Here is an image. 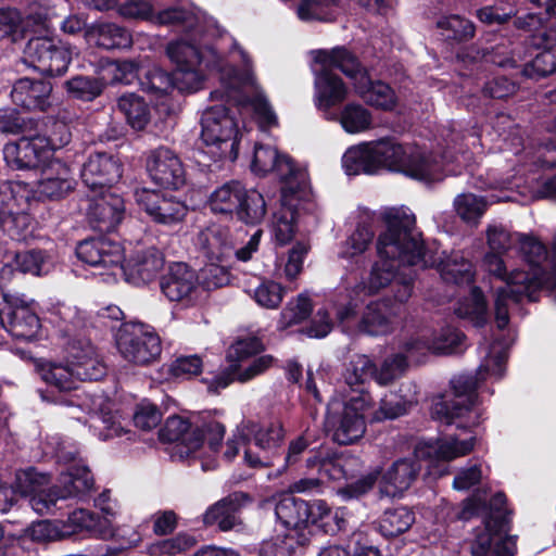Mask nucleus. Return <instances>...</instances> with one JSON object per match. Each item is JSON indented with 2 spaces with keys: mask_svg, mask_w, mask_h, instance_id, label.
<instances>
[{
  "mask_svg": "<svg viewBox=\"0 0 556 556\" xmlns=\"http://www.w3.org/2000/svg\"><path fill=\"white\" fill-rule=\"evenodd\" d=\"M67 93L77 100L92 101L99 97L103 89L104 83L91 76H75L64 83Z\"/></svg>",
  "mask_w": 556,
  "mask_h": 556,
  "instance_id": "bf43d9fd",
  "label": "nucleus"
},
{
  "mask_svg": "<svg viewBox=\"0 0 556 556\" xmlns=\"http://www.w3.org/2000/svg\"><path fill=\"white\" fill-rule=\"evenodd\" d=\"M306 467L308 469H317L319 478H323V484L326 481H336L345 478L342 459L323 456L320 452L315 453L306 459Z\"/></svg>",
  "mask_w": 556,
  "mask_h": 556,
  "instance_id": "680f3d73",
  "label": "nucleus"
},
{
  "mask_svg": "<svg viewBox=\"0 0 556 556\" xmlns=\"http://www.w3.org/2000/svg\"><path fill=\"white\" fill-rule=\"evenodd\" d=\"M408 362L403 353L387 356L379 365L374 362V381L388 387L400 379L407 370Z\"/></svg>",
  "mask_w": 556,
  "mask_h": 556,
  "instance_id": "09e8293b",
  "label": "nucleus"
},
{
  "mask_svg": "<svg viewBox=\"0 0 556 556\" xmlns=\"http://www.w3.org/2000/svg\"><path fill=\"white\" fill-rule=\"evenodd\" d=\"M371 404L370 394L352 396L346 402L330 403L325 419L326 431L341 445L353 444L366 431L364 414Z\"/></svg>",
  "mask_w": 556,
  "mask_h": 556,
  "instance_id": "9d476101",
  "label": "nucleus"
},
{
  "mask_svg": "<svg viewBox=\"0 0 556 556\" xmlns=\"http://www.w3.org/2000/svg\"><path fill=\"white\" fill-rule=\"evenodd\" d=\"M0 321L13 338L23 341L36 339L41 328L36 302L24 295H4L0 304Z\"/></svg>",
  "mask_w": 556,
  "mask_h": 556,
  "instance_id": "a211bd4d",
  "label": "nucleus"
},
{
  "mask_svg": "<svg viewBox=\"0 0 556 556\" xmlns=\"http://www.w3.org/2000/svg\"><path fill=\"white\" fill-rule=\"evenodd\" d=\"M68 361L67 363L77 371L79 368L84 370L91 361L94 362V367L100 371V378L104 375L105 368L98 358L96 349L89 340L77 339L70 343L67 348Z\"/></svg>",
  "mask_w": 556,
  "mask_h": 556,
  "instance_id": "6e6d98bb",
  "label": "nucleus"
},
{
  "mask_svg": "<svg viewBox=\"0 0 556 556\" xmlns=\"http://www.w3.org/2000/svg\"><path fill=\"white\" fill-rule=\"evenodd\" d=\"M435 25L440 36L451 43L466 42L472 39L476 33L473 23L458 14L441 16Z\"/></svg>",
  "mask_w": 556,
  "mask_h": 556,
  "instance_id": "c03bdc74",
  "label": "nucleus"
},
{
  "mask_svg": "<svg viewBox=\"0 0 556 556\" xmlns=\"http://www.w3.org/2000/svg\"><path fill=\"white\" fill-rule=\"evenodd\" d=\"M77 257L98 269V274L115 279L123 270L124 250L122 245L106 237L86 239L76 248Z\"/></svg>",
  "mask_w": 556,
  "mask_h": 556,
  "instance_id": "412c9836",
  "label": "nucleus"
},
{
  "mask_svg": "<svg viewBox=\"0 0 556 556\" xmlns=\"http://www.w3.org/2000/svg\"><path fill=\"white\" fill-rule=\"evenodd\" d=\"M495 520H486L482 532L478 533L471 546L473 556H513L508 546V539H504L500 531H494Z\"/></svg>",
  "mask_w": 556,
  "mask_h": 556,
  "instance_id": "37998d69",
  "label": "nucleus"
},
{
  "mask_svg": "<svg viewBox=\"0 0 556 556\" xmlns=\"http://www.w3.org/2000/svg\"><path fill=\"white\" fill-rule=\"evenodd\" d=\"M49 28L48 10L36 1L28 7L24 16L16 9L0 10V39L10 38L16 42L27 34H40Z\"/></svg>",
  "mask_w": 556,
  "mask_h": 556,
  "instance_id": "5701e85b",
  "label": "nucleus"
},
{
  "mask_svg": "<svg viewBox=\"0 0 556 556\" xmlns=\"http://www.w3.org/2000/svg\"><path fill=\"white\" fill-rule=\"evenodd\" d=\"M70 409L68 416L88 424L92 433L102 441L127 434L123 418L113 413L110 403L102 395H91L86 392L72 394L65 400Z\"/></svg>",
  "mask_w": 556,
  "mask_h": 556,
  "instance_id": "1a4fd4ad",
  "label": "nucleus"
},
{
  "mask_svg": "<svg viewBox=\"0 0 556 556\" xmlns=\"http://www.w3.org/2000/svg\"><path fill=\"white\" fill-rule=\"evenodd\" d=\"M458 317L468 319L476 327H482L488 321L486 303L482 292L472 288L470 295L460 301L455 308Z\"/></svg>",
  "mask_w": 556,
  "mask_h": 556,
  "instance_id": "603ef678",
  "label": "nucleus"
},
{
  "mask_svg": "<svg viewBox=\"0 0 556 556\" xmlns=\"http://www.w3.org/2000/svg\"><path fill=\"white\" fill-rule=\"evenodd\" d=\"M117 106L134 129L141 130L149 124L150 109L141 97L135 93L123 94Z\"/></svg>",
  "mask_w": 556,
  "mask_h": 556,
  "instance_id": "de8ad7c7",
  "label": "nucleus"
},
{
  "mask_svg": "<svg viewBox=\"0 0 556 556\" xmlns=\"http://www.w3.org/2000/svg\"><path fill=\"white\" fill-rule=\"evenodd\" d=\"M516 25L533 33L532 45L536 48L554 50L556 47V21L545 20L541 13H528L518 17Z\"/></svg>",
  "mask_w": 556,
  "mask_h": 556,
  "instance_id": "79ce46f5",
  "label": "nucleus"
},
{
  "mask_svg": "<svg viewBox=\"0 0 556 556\" xmlns=\"http://www.w3.org/2000/svg\"><path fill=\"white\" fill-rule=\"evenodd\" d=\"M94 362L87 364V367L76 371L66 363H45L39 365L38 372L41 379L59 391H71L77 388V383L86 380L100 379V371L94 367Z\"/></svg>",
  "mask_w": 556,
  "mask_h": 556,
  "instance_id": "7c9ffc66",
  "label": "nucleus"
},
{
  "mask_svg": "<svg viewBox=\"0 0 556 556\" xmlns=\"http://www.w3.org/2000/svg\"><path fill=\"white\" fill-rule=\"evenodd\" d=\"M262 233V230H256L244 247L235 251L229 230L222 225L212 224L199 231L197 244L211 262L222 263L231 255L247 262L257 251Z\"/></svg>",
  "mask_w": 556,
  "mask_h": 556,
  "instance_id": "f3484780",
  "label": "nucleus"
},
{
  "mask_svg": "<svg viewBox=\"0 0 556 556\" xmlns=\"http://www.w3.org/2000/svg\"><path fill=\"white\" fill-rule=\"evenodd\" d=\"M164 264V255L159 249L154 247L140 249L134 252L117 275L124 276L128 282L135 286L147 285L159 276Z\"/></svg>",
  "mask_w": 556,
  "mask_h": 556,
  "instance_id": "2f4dec72",
  "label": "nucleus"
},
{
  "mask_svg": "<svg viewBox=\"0 0 556 556\" xmlns=\"http://www.w3.org/2000/svg\"><path fill=\"white\" fill-rule=\"evenodd\" d=\"M238 124L225 103L211 105L202 113L201 138L206 146L216 147L219 157H238Z\"/></svg>",
  "mask_w": 556,
  "mask_h": 556,
  "instance_id": "4468645a",
  "label": "nucleus"
},
{
  "mask_svg": "<svg viewBox=\"0 0 556 556\" xmlns=\"http://www.w3.org/2000/svg\"><path fill=\"white\" fill-rule=\"evenodd\" d=\"M116 346L124 359L140 366L157 361L162 352L160 337L142 323L123 324L116 334Z\"/></svg>",
  "mask_w": 556,
  "mask_h": 556,
  "instance_id": "2eb2a0df",
  "label": "nucleus"
},
{
  "mask_svg": "<svg viewBox=\"0 0 556 556\" xmlns=\"http://www.w3.org/2000/svg\"><path fill=\"white\" fill-rule=\"evenodd\" d=\"M15 264L21 274L35 276L46 275L52 267L49 256L42 251L35 250L18 253L15 257Z\"/></svg>",
  "mask_w": 556,
  "mask_h": 556,
  "instance_id": "69168bd1",
  "label": "nucleus"
},
{
  "mask_svg": "<svg viewBox=\"0 0 556 556\" xmlns=\"http://www.w3.org/2000/svg\"><path fill=\"white\" fill-rule=\"evenodd\" d=\"M253 439L244 450V460L251 467H268L274 465V458L282 443L285 432L279 422L252 430Z\"/></svg>",
  "mask_w": 556,
  "mask_h": 556,
  "instance_id": "a878e982",
  "label": "nucleus"
},
{
  "mask_svg": "<svg viewBox=\"0 0 556 556\" xmlns=\"http://www.w3.org/2000/svg\"><path fill=\"white\" fill-rule=\"evenodd\" d=\"M89 42L103 49H127L132 45L131 34L123 26L111 22H99L86 29Z\"/></svg>",
  "mask_w": 556,
  "mask_h": 556,
  "instance_id": "ea45409f",
  "label": "nucleus"
},
{
  "mask_svg": "<svg viewBox=\"0 0 556 556\" xmlns=\"http://www.w3.org/2000/svg\"><path fill=\"white\" fill-rule=\"evenodd\" d=\"M244 187L239 181H229L212 192L208 206L214 213L232 214L240 205Z\"/></svg>",
  "mask_w": 556,
  "mask_h": 556,
  "instance_id": "a18cd8bd",
  "label": "nucleus"
},
{
  "mask_svg": "<svg viewBox=\"0 0 556 556\" xmlns=\"http://www.w3.org/2000/svg\"><path fill=\"white\" fill-rule=\"evenodd\" d=\"M502 254L490 251L483 260L485 270L505 282V286L498 287L495 292V319L500 329L505 328L509 321L510 303H519L523 299L534 302L543 285L548 286V280L539 277L538 266H527L528 270L514 269L507 273Z\"/></svg>",
  "mask_w": 556,
  "mask_h": 556,
  "instance_id": "39448f33",
  "label": "nucleus"
},
{
  "mask_svg": "<svg viewBox=\"0 0 556 556\" xmlns=\"http://www.w3.org/2000/svg\"><path fill=\"white\" fill-rule=\"evenodd\" d=\"M228 73L232 76L228 80L222 77L224 90L211 92L212 99H220L228 102H236L242 105H249L262 128H269L278 125V117L273 110L267 97L258 88L251 75L241 80L235 74V70L229 67Z\"/></svg>",
  "mask_w": 556,
  "mask_h": 556,
  "instance_id": "ddd939ff",
  "label": "nucleus"
},
{
  "mask_svg": "<svg viewBox=\"0 0 556 556\" xmlns=\"http://www.w3.org/2000/svg\"><path fill=\"white\" fill-rule=\"evenodd\" d=\"M400 309L390 298L369 302L353 325L355 330L372 337L387 336L396 328Z\"/></svg>",
  "mask_w": 556,
  "mask_h": 556,
  "instance_id": "bb28decb",
  "label": "nucleus"
},
{
  "mask_svg": "<svg viewBox=\"0 0 556 556\" xmlns=\"http://www.w3.org/2000/svg\"><path fill=\"white\" fill-rule=\"evenodd\" d=\"M193 536L179 533L174 538L156 541L147 547V554L150 556L176 555L184 553L194 546Z\"/></svg>",
  "mask_w": 556,
  "mask_h": 556,
  "instance_id": "338daca9",
  "label": "nucleus"
},
{
  "mask_svg": "<svg viewBox=\"0 0 556 556\" xmlns=\"http://www.w3.org/2000/svg\"><path fill=\"white\" fill-rule=\"evenodd\" d=\"M74 186L70 167L60 160H51L42 166L34 193L38 198L59 200L66 197Z\"/></svg>",
  "mask_w": 556,
  "mask_h": 556,
  "instance_id": "72a5a7b5",
  "label": "nucleus"
},
{
  "mask_svg": "<svg viewBox=\"0 0 556 556\" xmlns=\"http://www.w3.org/2000/svg\"><path fill=\"white\" fill-rule=\"evenodd\" d=\"M342 166L348 175L376 174L369 142L349 148L343 154Z\"/></svg>",
  "mask_w": 556,
  "mask_h": 556,
  "instance_id": "8fccbe9b",
  "label": "nucleus"
},
{
  "mask_svg": "<svg viewBox=\"0 0 556 556\" xmlns=\"http://www.w3.org/2000/svg\"><path fill=\"white\" fill-rule=\"evenodd\" d=\"M453 206L456 215L464 223L476 227L485 213L488 203L482 197L473 193H462L454 199Z\"/></svg>",
  "mask_w": 556,
  "mask_h": 556,
  "instance_id": "3c124183",
  "label": "nucleus"
},
{
  "mask_svg": "<svg viewBox=\"0 0 556 556\" xmlns=\"http://www.w3.org/2000/svg\"><path fill=\"white\" fill-rule=\"evenodd\" d=\"M369 148L376 173L384 168L426 182L442 179L441 163L418 147L382 139L369 142Z\"/></svg>",
  "mask_w": 556,
  "mask_h": 556,
  "instance_id": "0eeeda50",
  "label": "nucleus"
},
{
  "mask_svg": "<svg viewBox=\"0 0 556 556\" xmlns=\"http://www.w3.org/2000/svg\"><path fill=\"white\" fill-rule=\"evenodd\" d=\"M483 358L477 375H458L451 380L448 399L437 402L431 410L434 419L457 429H468L479 425L481 414L477 406L476 390L488 376L501 378L504 374L507 349L501 342L480 346Z\"/></svg>",
  "mask_w": 556,
  "mask_h": 556,
  "instance_id": "f03ea898",
  "label": "nucleus"
},
{
  "mask_svg": "<svg viewBox=\"0 0 556 556\" xmlns=\"http://www.w3.org/2000/svg\"><path fill=\"white\" fill-rule=\"evenodd\" d=\"M313 309L308 292H302L291 299L281 311L279 325L288 328L306 319Z\"/></svg>",
  "mask_w": 556,
  "mask_h": 556,
  "instance_id": "052dcab7",
  "label": "nucleus"
},
{
  "mask_svg": "<svg viewBox=\"0 0 556 556\" xmlns=\"http://www.w3.org/2000/svg\"><path fill=\"white\" fill-rule=\"evenodd\" d=\"M154 24L181 27L185 31H194V36H220L217 22L195 9L168 8L155 13Z\"/></svg>",
  "mask_w": 556,
  "mask_h": 556,
  "instance_id": "cd10ccee",
  "label": "nucleus"
},
{
  "mask_svg": "<svg viewBox=\"0 0 556 556\" xmlns=\"http://www.w3.org/2000/svg\"><path fill=\"white\" fill-rule=\"evenodd\" d=\"M160 286L169 301L185 306H193L205 296V290L200 286L195 271L185 263L172 264L161 278Z\"/></svg>",
  "mask_w": 556,
  "mask_h": 556,
  "instance_id": "4be33fe9",
  "label": "nucleus"
},
{
  "mask_svg": "<svg viewBox=\"0 0 556 556\" xmlns=\"http://www.w3.org/2000/svg\"><path fill=\"white\" fill-rule=\"evenodd\" d=\"M374 236L375 232L370 223H358L354 232L346 240L340 256L343 258H353L362 255L371 243Z\"/></svg>",
  "mask_w": 556,
  "mask_h": 556,
  "instance_id": "e2e57ef3",
  "label": "nucleus"
},
{
  "mask_svg": "<svg viewBox=\"0 0 556 556\" xmlns=\"http://www.w3.org/2000/svg\"><path fill=\"white\" fill-rule=\"evenodd\" d=\"M151 180L163 188L179 189L186 182V173L178 155L165 147L149 152L146 162Z\"/></svg>",
  "mask_w": 556,
  "mask_h": 556,
  "instance_id": "b1692460",
  "label": "nucleus"
},
{
  "mask_svg": "<svg viewBox=\"0 0 556 556\" xmlns=\"http://www.w3.org/2000/svg\"><path fill=\"white\" fill-rule=\"evenodd\" d=\"M36 202L34 190L25 182H0V213L3 222L28 220L27 213Z\"/></svg>",
  "mask_w": 556,
  "mask_h": 556,
  "instance_id": "c756f323",
  "label": "nucleus"
},
{
  "mask_svg": "<svg viewBox=\"0 0 556 556\" xmlns=\"http://www.w3.org/2000/svg\"><path fill=\"white\" fill-rule=\"evenodd\" d=\"M342 128L349 134H359L372 127L371 113L362 104L348 103L339 115Z\"/></svg>",
  "mask_w": 556,
  "mask_h": 556,
  "instance_id": "864d4df0",
  "label": "nucleus"
},
{
  "mask_svg": "<svg viewBox=\"0 0 556 556\" xmlns=\"http://www.w3.org/2000/svg\"><path fill=\"white\" fill-rule=\"evenodd\" d=\"M140 85L143 90L156 98L167 94L174 86L177 87L175 75L172 77L159 67H154L147 72L143 79L140 80Z\"/></svg>",
  "mask_w": 556,
  "mask_h": 556,
  "instance_id": "774afa93",
  "label": "nucleus"
},
{
  "mask_svg": "<svg viewBox=\"0 0 556 556\" xmlns=\"http://www.w3.org/2000/svg\"><path fill=\"white\" fill-rule=\"evenodd\" d=\"M166 54L176 65L175 81L181 91H197L204 79V67L225 71L223 58L206 43H191L187 40L169 42Z\"/></svg>",
  "mask_w": 556,
  "mask_h": 556,
  "instance_id": "6e6552de",
  "label": "nucleus"
},
{
  "mask_svg": "<svg viewBox=\"0 0 556 556\" xmlns=\"http://www.w3.org/2000/svg\"><path fill=\"white\" fill-rule=\"evenodd\" d=\"M48 484L49 477L34 468L20 470L15 475L14 489L22 496L29 497V505L39 515L52 513L58 501L91 490L93 477L90 470L81 466L61 473L58 485L46 489Z\"/></svg>",
  "mask_w": 556,
  "mask_h": 556,
  "instance_id": "7ed1b4c3",
  "label": "nucleus"
},
{
  "mask_svg": "<svg viewBox=\"0 0 556 556\" xmlns=\"http://www.w3.org/2000/svg\"><path fill=\"white\" fill-rule=\"evenodd\" d=\"M485 235L488 247L492 252L504 253L517 245L526 266H539L542 261H546L545 245L533 237L513 233L497 223L490 224Z\"/></svg>",
  "mask_w": 556,
  "mask_h": 556,
  "instance_id": "aec40b11",
  "label": "nucleus"
},
{
  "mask_svg": "<svg viewBox=\"0 0 556 556\" xmlns=\"http://www.w3.org/2000/svg\"><path fill=\"white\" fill-rule=\"evenodd\" d=\"M46 136L23 135L17 141L5 144L3 154L7 163L17 169L39 168L50 156Z\"/></svg>",
  "mask_w": 556,
  "mask_h": 556,
  "instance_id": "393cba45",
  "label": "nucleus"
},
{
  "mask_svg": "<svg viewBox=\"0 0 556 556\" xmlns=\"http://www.w3.org/2000/svg\"><path fill=\"white\" fill-rule=\"evenodd\" d=\"M309 247L304 242H296L289 251L287 258H281L277 264V276L292 282L303 270V262Z\"/></svg>",
  "mask_w": 556,
  "mask_h": 556,
  "instance_id": "13d9d810",
  "label": "nucleus"
},
{
  "mask_svg": "<svg viewBox=\"0 0 556 556\" xmlns=\"http://www.w3.org/2000/svg\"><path fill=\"white\" fill-rule=\"evenodd\" d=\"M121 166L108 153L91 154L81 169V180L92 192L108 191L121 177Z\"/></svg>",
  "mask_w": 556,
  "mask_h": 556,
  "instance_id": "f704fd0d",
  "label": "nucleus"
},
{
  "mask_svg": "<svg viewBox=\"0 0 556 556\" xmlns=\"http://www.w3.org/2000/svg\"><path fill=\"white\" fill-rule=\"evenodd\" d=\"M135 200L156 223H179L187 214V206L174 197H166L147 188L135 190Z\"/></svg>",
  "mask_w": 556,
  "mask_h": 556,
  "instance_id": "c85d7f7f",
  "label": "nucleus"
},
{
  "mask_svg": "<svg viewBox=\"0 0 556 556\" xmlns=\"http://www.w3.org/2000/svg\"><path fill=\"white\" fill-rule=\"evenodd\" d=\"M245 292L261 307L276 309L283 300L286 288L270 279H258L255 286L247 287Z\"/></svg>",
  "mask_w": 556,
  "mask_h": 556,
  "instance_id": "49530a36",
  "label": "nucleus"
},
{
  "mask_svg": "<svg viewBox=\"0 0 556 556\" xmlns=\"http://www.w3.org/2000/svg\"><path fill=\"white\" fill-rule=\"evenodd\" d=\"M354 89L368 105L382 111H391L397 103L394 90L381 80H372L361 64Z\"/></svg>",
  "mask_w": 556,
  "mask_h": 556,
  "instance_id": "4c0bfd02",
  "label": "nucleus"
},
{
  "mask_svg": "<svg viewBox=\"0 0 556 556\" xmlns=\"http://www.w3.org/2000/svg\"><path fill=\"white\" fill-rule=\"evenodd\" d=\"M344 384L358 395L369 394L367 384L374 380V361L365 354H354L345 363L342 371Z\"/></svg>",
  "mask_w": 556,
  "mask_h": 556,
  "instance_id": "a19ab883",
  "label": "nucleus"
},
{
  "mask_svg": "<svg viewBox=\"0 0 556 556\" xmlns=\"http://www.w3.org/2000/svg\"><path fill=\"white\" fill-rule=\"evenodd\" d=\"M125 213L124 200L115 193L98 192L90 199L88 218L92 228L110 232L122 222Z\"/></svg>",
  "mask_w": 556,
  "mask_h": 556,
  "instance_id": "473e14b6",
  "label": "nucleus"
},
{
  "mask_svg": "<svg viewBox=\"0 0 556 556\" xmlns=\"http://www.w3.org/2000/svg\"><path fill=\"white\" fill-rule=\"evenodd\" d=\"M273 502L277 519L289 530L288 532H292L298 538L299 545H304L309 540L308 526L330 513L326 502L318 500L307 503L291 493L279 494L273 498Z\"/></svg>",
  "mask_w": 556,
  "mask_h": 556,
  "instance_id": "f8f14e48",
  "label": "nucleus"
},
{
  "mask_svg": "<svg viewBox=\"0 0 556 556\" xmlns=\"http://www.w3.org/2000/svg\"><path fill=\"white\" fill-rule=\"evenodd\" d=\"M52 85L46 80L18 79L11 91L12 101L26 110L45 111L50 105Z\"/></svg>",
  "mask_w": 556,
  "mask_h": 556,
  "instance_id": "58836bf2",
  "label": "nucleus"
},
{
  "mask_svg": "<svg viewBox=\"0 0 556 556\" xmlns=\"http://www.w3.org/2000/svg\"><path fill=\"white\" fill-rule=\"evenodd\" d=\"M225 427L216 420L204 422L202 427L191 428L188 420L180 416H172L166 419L160 430V438L164 442L176 443V453L181 458L195 453L206 439L212 451H216L224 438Z\"/></svg>",
  "mask_w": 556,
  "mask_h": 556,
  "instance_id": "9b49d317",
  "label": "nucleus"
},
{
  "mask_svg": "<svg viewBox=\"0 0 556 556\" xmlns=\"http://www.w3.org/2000/svg\"><path fill=\"white\" fill-rule=\"evenodd\" d=\"M414 521L415 516L408 508H390L381 516L379 530L384 536H396L407 531Z\"/></svg>",
  "mask_w": 556,
  "mask_h": 556,
  "instance_id": "5fc2aeb1",
  "label": "nucleus"
},
{
  "mask_svg": "<svg viewBox=\"0 0 556 556\" xmlns=\"http://www.w3.org/2000/svg\"><path fill=\"white\" fill-rule=\"evenodd\" d=\"M381 219L386 230L377 240L379 261L374 264L365 282L357 283L338 298L337 317L346 327L356 319L358 302L388 287L402 268L435 263L428 253L421 254L420 233L415 226V215L409 208H387L381 214Z\"/></svg>",
  "mask_w": 556,
  "mask_h": 556,
  "instance_id": "f257e3e1",
  "label": "nucleus"
},
{
  "mask_svg": "<svg viewBox=\"0 0 556 556\" xmlns=\"http://www.w3.org/2000/svg\"><path fill=\"white\" fill-rule=\"evenodd\" d=\"M473 446V437L459 439L455 435L419 445L415 455L396 459L383 472L382 492L396 496L408 490L420 471L418 458L450 462L467 455Z\"/></svg>",
  "mask_w": 556,
  "mask_h": 556,
  "instance_id": "20e7f679",
  "label": "nucleus"
},
{
  "mask_svg": "<svg viewBox=\"0 0 556 556\" xmlns=\"http://www.w3.org/2000/svg\"><path fill=\"white\" fill-rule=\"evenodd\" d=\"M35 34L25 49V64L46 76H60L67 71L72 60L70 48L61 40Z\"/></svg>",
  "mask_w": 556,
  "mask_h": 556,
  "instance_id": "dca6fc26",
  "label": "nucleus"
},
{
  "mask_svg": "<svg viewBox=\"0 0 556 556\" xmlns=\"http://www.w3.org/2000/svg\"><path fill=\"white\" fill-rule=\"evenodd\" d=\"M251 168L257 175H266L275 170L286 182V189L292 193L304 191L308 187L307 173L295 168L288 156L280 155L270 146H255Z\"/></svg>",
  "mask_w": 556,
  "mask_h": 556,
  "instance_id": "6ab92c4d",
  "label": "nucleus"
},
{
  "mask_svg": "<svg viewBox=\"0 0 556 556\" xmlns=\"http://www.w3.org/2000/svg\"><path fill=\"white\" fill-rule=\"evenodd\" d=\"M493 127L503 141V144L498 148L501 150H508L514 154H518L520 148L523 146V139L513 119L505 114H500L496 116Z\"/></svg>",
  "mask_w": 556,
  "mask_h": 556,
  "instance_id": "0e129e2a",
  "label": "nucleus"
},
{
  "mask_svg": "<svg viewBox=\"0 0 556 556\" xmlns=\"http://www.w3.org/2000/svg\"><path fill=\"white\" fill-rule=\"evenodd\" d=\"M315 102L316 106L328 112L332 106L343 102L349 93L344 81L332 73L340 70L353 84L359 74V61L349 50L337 47L331 50H318L315 54Z\"/></svg>",
  "mask_w": 556,
  "mask_h": 556,
  "instance_id": "423d86ee",
  "label": "nucleus"
},
{
  "mask_svg": "<svg viewBox=\"0 0 556 556\" xmlns=\"http://www.w3.org/2000/svg\"><path fill=\"white\" fill-rule=\"evenodd\" d=\"M421 254L428 253L434 260V264L418 265L419 268L437 267L442 279L446 282L456 285H468L473 279L472 264L466 260L460 252H454L445 255L444 252L439 253L426 248L420 238Z\"/></svg>",
  "mask_w": 556,
  "mask_h": 556,
  "instance_id": "c9c22d12",
  "label": "nucleus"
},
{
  "mask_svg": "<svg viewBox=\"0 0 556 556\" xmlns=\"http://www.w3.org/2000/svg\"><path fill=\"white\" fill-rule=\"evenodd\" d=\"M240 220L247 224L260 223L266 214V203L263 195L256 190H247L240 199V205L236 210Z\"/></svg>",
  "mask_w": 556,
  "mask_h": 556,
  "instance_id": "4d7b16f0",
  "label": "nucleus"
},
{
  "mask_svg": "<svg viewBox=\"0 0 556 556\" xmlns=\"http://www.w3.org/2000/svg\"><path fill=\"white\" fill-rule=\"evenodd\" d=\"M251 502L252 498L248 493L233 492L206 510L203 517L204 523L216 525L223 531L231 530L240 523L239 510Z\"/></svg>",
  "mask_w": 556,
  "mask_h": 556,
  "instance_id": "e433bc0d",
  "label": "nucleus"
}]
</instances>
